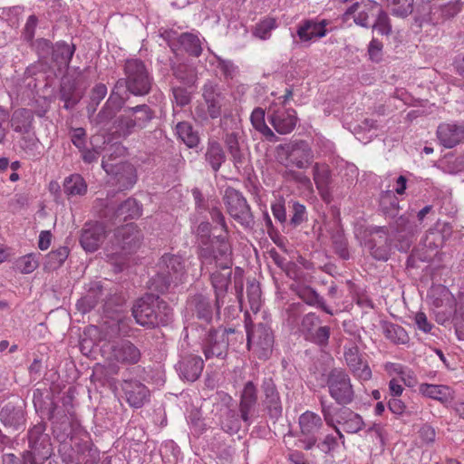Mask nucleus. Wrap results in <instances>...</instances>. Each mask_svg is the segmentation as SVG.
I'll list each match as a JSON object with an SVG mask.
<instances>
[{"label": "nucleus", "mask_w": 464, "mask_h": 464, "mask_svg": "<svg viewBox=\"0 0 464 464\" xmlns=\"http://www.w3.org/2000/svg\"><path fill=\"white\" fill-rule=\"evenodd\" d=\"M206 160L210 164L214 171H218L226 160V154L219 142L209 140L206 151Z\"/></svg>", "instance_id": "obj_32"}, {"label": "nucleus", "mask_w": 464, "mask_h": 464, "mask_svg": "<svg viewBox=\"0 0 464 464\" xmlns=\"http://www.w3.org/2000/svg\"><path fill=\"white\" fill-rule=\"evenodd\" d=\"M210 256L211 253L208 248L201 249L202 264H206ZM212 256L217 266L220 268V271L213 272L211 275V284L216 295L215 305L218 312L221 305L225 304L233 266L231 246L224 237H218L213 243Z\"/></svg>", "instance_id": "obj_1"}, {"label": "nucleus", "mask_w": 464, "mask_h": 464, "mask_svg": "<svg viewBox=\"0 0 464 464\" xmlns=\"http://www.w3.org/2000/svg\"><path fill=\"white\" fill-rule=\"evenodd\" d=\"M253 127L266 138H274L275 134L265 122V112L262 109H255L250 116Z\"/></svg>", "instance_id": "obj_44"}, {"label": "nucleus", "mask_w": 464, "mask_h": 464, "mask_svg": "<svg viewBox=\"0 0 464 464\" xmlns=\"http://www.w3.org/2000/svg\"><path fill=\"white\" fill-rule=\"evenodd\" d=\"M74 46L64 42L57 43L53 48L52 60L62 72L66 69L74 53Z\"/></svg>", "instance_id": "obj_28"}, {"label": "nucleus", "mask_w": 464, "mask_h": 464, "mask_svg": "<svg viewBox=\"0 0 464 464\" xmlns=\"http://www.w3.org/2000/svg\"><path fill=\"white\" fill-rule=\"evenodd\" d=\"M454 313L453 321L457 337L459 340L464 341V304L459 309H456Z\"/></svg>", "instance_id": "obj_53"}, {"label": "nucleus", "mask_w": 464, "mask_h": 464, "mask_svg": "<svg viewBox=\"0 0 464 464\" xmlns=\"http://www.w3.org/2000/svg\"><path fill=\"white\" fill-rule=\"evenodd\" d=\"M174 102L178 106L183 107L190 102V93L182 87L173 88Z\"/></svg>", "instance_id": "obj_57"}, {"label": "nucleus", "mask_w": 464, "mask_h": 464, "mask_svg": "<svg viewBox=\"0 0 464 464\" xmlns=\"http://www.w3.org/2000/svg\"><path fill=\"white\" fill-rule=\"evenodd\" d=\"M392 14L405 17L412 13L413 0H389Z\"/></svg>", "instance_id": "obj_50"}, {"label": "nucleus", "mask_w": 464, "mask_h": 464, "mask_svg": "<svg viewBox=\"0 0 464 464\" xmlns=\"http://www.w3.org/2000/svg\"><path fill=\"white\" fill-rule=\"evenodd\" d=\"M137 125L130 113L124 111V114L121 115L115 121L116 132L120 137L129 136Z\"/></svg>", "instance_id": "obj_45"}, {"label": "nucleus", "mask_w": 464, "mask_h": 464, "mask_svg": "<svg viewBox=\"0 0 464 464\" xmlns=\"http://www.w3.org/2000/svg\"><path fill=\"white\" fill-rule=\"evenodd\" d=\"M297 295L308 305L320 307L325 313L333 314V311L325 305L324 298L313 288L309 286L300 287L297 290Z\"/></svg>", "instance_id": "obj_33"}, {"label": "nucleus", "mask_w": 464, "mask_h": 464, "mask_svg": "<svg viewBox=\"0 0 464 464\" xmlns=\"http://www.w3.org/2000/svg\"><path fill=\"white\" fill-rule=\"evenodd\" d=\"M102 165L108 174L114 176V181L121 190L129 189L136 183V169L133 165L127 162L113 165L108 160H102Z\"/></svg>", "instance_id": "obj_16"}, {"label": "nucleus", "mask_w": 464, "mask_h": 464, "mask_svg": "<svg viewBox=\"0 0 464 464\" xmlns=\"http://www.w3.org/2000/svg\"><path fill=\"white\" fill-rule=\"evenodd\" d=\"M327 20H306L299 25L297 35L302 42H309L314 39L321 38L326 34Z\"/></svg>", "instance_id": "obj_24"}, {"label": "nucleus", "mask_w": 464, "mask_h": 464, "mask_svg": "<svg viewBox=\"0 0 464 464\" xmlns=\"http://www.w3.org/2000/svg\"><path fill=\"white\" fill-rule=\"evenodd\" d=\"M276 27V22L273 18H267L260 22L255 29V35L262 40L269 38L271 31Z\"/></svg>", "instance_id": "obj_51"}, {"label": "nucleus", "mask_w": 464, "mask_h": 464, "mask_svg": "<svg viewBox=\"0 0 464 464\" xmlns=\"http://www.w3.org/2000/svg\"><path fill=\"white\" fill-rule=\"evenodd\" d=\"M195 312L198 318L209 322L213 315V307L210 300L202 295H196L192 301Z\"/></svg>", "instance_id": "obj_41"}, {"label": "nucleus", "mask_w": 464, "mask_h": 464, "mask_svg": "<svg viewBox=\"0 0 464 464\" xmlns=\"http://www.w3.org/2000/svg\"><path fill=\"white\" fill-rule=\"evenodd\" d=\"M20 14L21 8L19 6L0 8V18L11 24H14L18 21Z\"/></svg>", "instance_id": "obj_56"}, {"label": "nucleus", "mask_w": 464, "mask_h": 464, "mask_svg": "<svg viewBox=\"0 0 464 464\" xmlns=\"http://www.w3.org/2000/svg\"><path fill=\"white\" fill-rule=\"evenodd\" d=\"M142 234L136 225L130 223L116 229L113 239L106 246V256L118 269H121L123 262L118 256L135 252L140 246Z\"/></svg>", "instance_id": "obj_3"}, {"label": "nucleus", "mask_w": 464, "mask_h": 464, "mask_svg": "<svg viewBox=\"0 0 464 464\" xmlns=\"http://www.w3.org/2000/svg\"><path fill=\"white\" fill-rule=\"evenodd\" d=\"M322 425L321 417L312 411H305L299 417V426L304 435L314 436Z\"/></svg>", "instance_id": "obj_31"}, {"label": "nucleus", "mask_w": 464, "mask_h": 464, "mask_svg": "<svg viewBox=\"0 0 464 464\" xmlns=\"http://www.w3.org/2000/svg\"><path fill=\"white\" fill-rule=\"evenodd\" d=\"M269 121L279 134H288L296 125V112L292 109L273 103L269 110Z\"/></svg>", "instance_id": "obj_14"}, {"label": "nucleus", "mask_w": 464, "mask_h": 464, "mask_svg": "<svg viewBox=\"0 0 464 464\" xmlns=\"http://www.w3.org/2000/svg\"><path fill=\"white\" fill-rule=\"evenodd\" d=\"M63 189L70 196L83 195L87 190V185L80 175L74 174L65 179Z\"/></svg>", "instance_id": "obj_40"}, {"label": "nucleus", "mask_w": 464, "mask_h": 464, "mask_svg": "<svg viewBox=\"0 0 464 464\" xmlns=\"http://www.w3.org/2000/svg\"><path fill=\"white\" fill-rule=\"evenodd\" d=\"M121 389L127 402L133 408H140L150 400V390L137 380L124 381Z\"/></svg>", "instance_id": "obj_21"}, {"label": "nucleus", "mask_w": 464, "mask_h": 464, "mask_svg": "<svg viewBox=\"0 0 464 464\" xmlns=\"http://www.w3.org/2000/svg\"><path fill=\"white\" fill-rule=\"evenodd\" d=\"M277 161L288 168L295 167L305 169L314 161V151L309 143L303 140H293L285 144H280L276 148Z\"/></svg>", "instance_id": "obj_4"}, {"label": "nucleus", "mask_w": 464, "mask_h": 464, "mask_svg": "<svg viewBox=\"0 0 464 464\" xmlns=\"http://www.w3.org/2000/svg\"><path fill=\"white\" fill-rule=\"evenodd\" d=\"M344 360L355 378L360 381H368L372 378V371L368 363L362 360L357 346L353 345L344 349Z\"/></svg>", "instance_id": "obj_19"}, {"label": "nucleus", "mask_w": 464, "mask_h": 464, "mask_svg": "<svg viewBox=\"0 0 464 464\" xmlns=\"http://www.w3.org/2000/svg\"><path fill=\"white\" fill-rule=\"evenodd\" d=\"M308 337L315 343L325 346L328 343L330 337V327L320 326L314 333H311Z\"/></svg>", "instance_id": "obj_54"}, {"label": "nucleus", "mask_w": 464, "mask_h": 464, "mask_svg": "<svg viewBox=\"0 0 464 464\" xmlns=\"http://www.w3.org/2000/svg\"><path fill=\"white\" fill-rule=\"evenodd\" d=\"M247 348L259 359H267L272 353L274 335L270 327L265 324L248 328L246 326Z\"/></svg>", "instance_id": "obj_8"}, {"label": "nucleus", "mask_w": 464, "mask_h": 464, "mask_svg": "<svg viewBox=\"0 0 464 464\" xmlns=\"http://www.w3.org/2000/svg\"><path fill=\"white\" fill-rule=\"evenodd\" d=\"M102 356L111 362L136 364L140 362V349L129 340L108 342L102 347Z\"/></svg>", "instance_id": "obj_6"}, {"label": "nucleus", "mask_w": 464, "mask_h": 464, "mask_svg": "<svg viewBox=\"0 0 464 464\" xmlns=\"http://www.w3.org/2000/svg\"><path fill=\"white\" fill-rule=\"evenodd\" d=\"M125 111L130 113L137 128H144L146 124L153 118V111L146 105H138L125 109Z\"/></svg>", "instance_id": "obj_39"}, {"label": "nucleus", "mask_w": 464, "mask_h": 464, "mask_svg": "<svg viewBox=\"0 0 464 464\" xmlns=\"http://www.w3.org/2000/svg\"><path fill=\"white\" fill-rule=\"evenodd\" d=\"M105 227L102 223H87L82 228L80 242L84 250L94 252L105 237Z\"/></svg>", "instance_id": "obj_22"}, {"label": "nucleus", "mask_w": 464, "mask_h": 464, "mask_svg": "<svg viewBox=\"0 0 464 464\" xmlns=\"http://www.w3.org/2000/svg\"><path fill=\"white\" fill-rule=\"evenodd\" d=\"M40 254H28L17 258L14 268L22 274L33 273L39 266Z\"/></svg>", "instance_id": "obj_42"}, {"label": "nucleus", "mask_w": 464, "mask_h": 464, "mask_svg": "<svg viewBox=\"0 0 464 464\" xmlns=\"http://www.w3.org/2000/svg\"><path fill=\"white\" fill-rule=\"evenodd\" d=\"M383 333L385 337L395 344H406L410 341L408 333L399 324L392 323L384 324Z\"/></svg>", "instance_id": "obj_36"}, {"label": "nucleus", "mask_w": 464, "mask_h": 464, "mask_svg": "<svg viewBox=\"0 0 464 464\" xmlns=\"http://www.w3.org/2000/svg\"><path fill=\"white\" fill-rule=\"evenodd\" d=\"M123 71V88L130 93L136 96L145 95L150 91L153 78L144 62L137 58L127 59Z\"/></svg>", "instance_id": "obj_5"}, {"label": "nucleus", "mask_w": 464, "mask_h": 464, "mask_svg": "<svg viewBox=\"0 0 464 464\" xmlns=\"http://www.w3.org/2000/svg\"><path fill=\"white\" fill-rule=\"evenodd\" d=\"M437 138L440 144L447 149L464 142V121L440 123L437 129Z\"/></svg>", "instance_id": "obj_17"}, {"label": "nucleus", "mask_w": 464, "mask_h": 464, "mask_svg": "<svg viewBox=\"0 0 464 464\" xmlns=\"http://www.w3.org/2000/svg\"><path fill=\"white\" fill-rule=\"evenodd\" d=\"M460 11V5L459 2H450L447 5H444L440 8V13L442 19H448L455 16Z\"/></svg>", "instance_id": "obj_62"}, {"label": "nucleus", "mask_w": 464, "mask_h": 464, "mask_svg": "<svg viewBox=\"0 0 464 464\" xmlns=\"http://www.w3.org/2000/svg\"><path fill=\"white\" fill-rule=\"evenodd\" d=\"M34 115L30 110L19 109L14 111L11 118V126L14 131L22 134H29Z\"/></svg>", "instance_id": "obj_30"}, {"label": "nucleus", "mask_w": 464, "mask_h": 464, "mask_svg": "<svg viewBox=\"0 0 464 464\" xmlns=\"http://www.w3.org/2000/svg\"><path fill=\"white\" fill-rule=\"evenodd\" d=\"M223 200L231 218L245 227H249L253 223L250 207L239 191L233 188H227L225 190Z\"/></svg>", "instance_id": "obj_11"}, {"label": "nucleus", "mask_w": 464, "mask_h": 464, "mask_svg": "<svg viewBox=\"0 0 464 464\" xmlns=\"http://www.w3.org/2000/svg\"><path fill=\"white\" fill-rule=\"evenodd\" d=\"M306 219V209L303 204L294 202L293 204V216L291 218V223L295 226L300 225Z\"/></svg>", "instance_id": "obj_58"}, {"label": "nucleus", "mask_w": 464, "mask_h": 464, "mask_svg": "<svg viewBox=\"0 0 464 464\" xmlns=\"http://www.w3.org/2000/svg\"><path fill=\"white\" fill-rule=\"evenodd\" d=\"M123 89V80L117 81L105 105L115 111H120L124 103V98L121 96Z\"/></svg>", "instance_id": "obj_47"}, {"label": "nucleus", "mask_w": 464, "mask_h": 464, "mask_svg": "<svg viewBox=\"0 0 464 464\" xmlns=\"http://www.w3.org/2000/svg\"><path fill=\"white\" fill-rule=\"evenodd\" d=\"M86 132L82 128H76L72 130L71 140L80 150L85 149Z\"/></svg>", "instance_id": "obj_61"}, {"label": "nucleus", "mask_w": 464, "mask_h": 464, "mask_svg": "<svg viewBox=\"0 0 464 464\" xmlns=\"http://www.w3.org/2000/svg\"><path fill=\"white\" fill-rule=\"evenodd\" d=\"M204 103L199 104L196 110V115L206 120L208 117L216 119L221 114L222 96L217 88L211 83H207L203 88Z\"/></svg>", "instance_id": "obj_13"}, {"label": "nucleus", "mask_w": 464, "mask_h": 464, "mask_svg": "<svg viewBox=\"0 0 464 464\" xmlns=\"http://www.w3.org/2000/svg\"><path fill=\"white\" fill-rule=\"evenodd\" d=\"M70 447L78 455L76 460L80 464H97L98 454L95 449H92L90 438L87 432L78 430L70 438Z\"/></svg>", "instance_id": "obj_15"}, {"label": "nucleus", "mask_w": 464, "mask_h": 464, "mask_svg": "<svg viewBox=\"0 0 464 464\" xmlns=\"http://www.w3.org/2000/svg\"><path fill=\"white\" fill-rule=\"evenodd\" d=\"M327 386L331 397L341 405L351 403L354 391L349 375L343 370L334 369L328 375Z\"/></svg>", "instance_id": "obj_10"}, {"label": "nucleus", "mask_w": 464, "mask_h": 464, "mask_svg": "<svg viewBox=\"0 0 464 464\" xmlns=\"http://www.w3.org/2000/svg\"><path fill=\"white\" fill-rule=\"evenodd\" d=\"M141 214L140 208L134 198H128L122 202L116 209L114 216L119 221H126L140 217Z\"/></svg>", "instance_id": "obj_34"}, {"label": "nucleus", "mask_w": 464, "mask_h": 464, "mask_svg": "<svg viewBox=\"0 0 464 464\" xmlns=\"http://www.w3.org/2000/svg\"><path fill=\"white\" fill-rule=\"evenodd\" d=\"M179 138L189 148L198 146L199 138L188 122H179L176 126Z\"/></svg>", "instance_id": "obj_38"}, {"label": "nucleus", "mask_w": 464, "mask_h": 464, "mask_svg": "<svg viewBox=\"0 0 464 464\" xmlns=\"http://www.w3.org/2000/svg\"><path fill=\"white\" fill-rule=\"evenodd\" d=\"M21 149L29 156H34L38 149V140L34 135L26 134L20 141Z\"/></svg>", "instance_id": "obj_55"}, {"label": "nucleus", "mask_w": 464, "mask_h": 464, "mask_svg": "<svg viewBox=\"0 0 464 464\" xmlns=\"http://www.w3.org/2000/svg\"><path fill=\"white\" fill-rule=\"evenodd\" d=\"M203 367L204 362L199 356L189 355L179 362V375L188 382H195L200 376Z\"/></svg>", "instance_id": "obj_25"}, {"label": "nucleus", "mask_w": 464, "mask_h": 464, "mask_svg": "<svg viewBox=\"0 0 464 464\" xmlns=\"http://www.w3.org/2000/svg\"><path fill=\"white\" fill-rule=\"evenodd\" d=\"M224 142L234 165L236 167L241 165L244 162L245 155L239 146L237 135L235 132L227 133L224 138Z\"/></svg>", "instance_id": "obj_35"}, {"label": "nucleus", "mask_w": 464, "mask_h": 464, "mask_svg": "<svg viewBox=\"0 0 464 464\" xmlns=\"http://www.w3.org/2000/svg\"><path fill=\"white\" fill-rule=\"evenodd\" d=\"M233 328L219 327L210 331L203 343V352L207 359L224 358L228 348V335L235 334Z\"/></svg>", "instance_id": "obj_12"}, {"label": "nucleus", "mask_w": 464, "mask_h": 464, "mask_svg": "<svg viewBox=\"0 0 464 464\" xmlns=\"http://www.w3.org/2000/svg\"><path fill=\"white\" fill-rule=\"evenodd\" d=\"M264 399L262 405L272 419H278L282 414V403L276 384L271 378L263 381Z\"/></svg>", "instance_id": "obj_20"}, {"label": "nucleus", "mask_w": 464, "mask_h": 464, "mask_svg": "<svg viewBox=\"0 0 464 464\" xmlns=\"http://www.w3.org/2000/svg\"><path fill=\"white\" fill-rule=\"evenodd\" d=\"M132 314L139 324L156 326L168 324L172 313L169 306L159 296L148 295L136 302Z\"/></svg>", "instance_id": "obj_2"}, {"label": "nucleus", "mask_w": 464, "mask_h": 464, "mask_svg": "<svg viewBox=\"0 0 464 464\" xmlns=\"http://www.w3.org/2000/svg\"><path fill=\"white\" fill-rule=\"evenodd\" d=\"M413 319L419 330L425 334L431 332L433 324L428 320L427 315L423 312L416 313Z\"/></svg>", "instance_id": "obj_59"}, {"label": "nucleus", "mask_w": 464, "mask_h": 464, "mask_svg": "<svg viewBox=\"0 0 464 464\" xmlns=\"http://www.w3.org/2000/svg\"><path fill=\"white\" fill-rule=\"evenodd\" d=\"M452 227L450 223H437L436 229H430L426 235L425 244L430 247H440L450 237Z\"/></svg>", "instance_id": "obj_29"}, {"label": "nucleus", "mask_w": 464, "mask_h": 464, "mask_svg": "<svg viewBox=\"0 0 464 464\" xmlns=\"http://www.w3.org/2000/svg\"><path fill=\"white\" fill-rule=\"evenodd\" d=\"M420 392L428 398L436 400L443 404L452 401L454 392L447 385L422 383L420 385Z\"/></svg>", "instance_id": "obj_26"}, {"label": "nucleus", "mask_w": 464, "mask_h": 464, "mask_svg": "<svg viewBox=\"0 0 464 464\" xmlns=\"http://www.w3.org/2000/svg\"><path fill=\"white\" fill-rule=\"evenodd\" d=\"M322 412L327 425L341 424L347 433H356L363 427L361 416L347 408H336L333 405L323 404Z\"/></svg>", "instance_id": "obj_7"}, {"label": "nucleus", "mask_w": 464, "mask_h": 464, "mask_svg": "<svg viewBox=\"0 0 464 464\" xmlns=\"http://www.w3.org/2000/svg\"><path fill=\"white\" fill-rule=\"evenodd\" d=\"M318 320V317L314 313L305 314L301 322V330L306 332L309 335Z\"/></svg>", "instance_id": "obj_64"}, {"label": "nucleus", "mask_w": 464, "mask_h": 464, "mask_svg": "<svg viewBox=\"0 0 464 464\" xmlns=\"http://www.w3.org/2000/svg\"><path fill=\"white\" fill-rule=\"evenodd\" d=\"M375 15L377 19L372 25V28L382 35H388L392 32V25L390 18L386 12H384L380 6L379 12H376Z\"/></svg>", "instance_id": "obj_49"}, {"label": "nucleus", "mask_w": 464, "mask_h": 464, "mask_svg": "<svg viewBox=\"0 0 464 464\" xmlns=\"http://www.w3.org/2000/svg\"><path fill=\"white\" fill-rule=\"evenodd\" d=\"M117 111L109 108L104 104L101 111L97 114L93 120L96 125H105L108 123L116 114Z\"/></svg>", "instance_id": "obj_60"}, {"label": "nucleus", "mask_w": 464, "mask_h": 464, "mask_svg": "<svg viewBox=\"0 0 464 464\" xmlns=\"http://www.w3.org/2000/svg\"><path fill=\"white\" fill-rule=\"evenodd\" d=\"M1 421L5 426L18 429L24 423V414L21 410L6 405L0 412Z\"/></svg>", "instance_id": "obj_37"}, {"label": "nucleus", "mask_w": 464, "mask_h": 464, "mask_svg": "<svg viewBox=\"0 0 464 464\" xmlns=\"http://www.w3.org/2000/svg\"><path fill=\"white\" fill-rule=\"evenodd\" d=\"M285 176L288 179L294 180L295 182L299 184L305 190L312 191L313 184L309 177H307L306 175L290 169L285 171Z\"/></svg>", "instance_id": "obj_52"}, {"label": "nucleus", "mask_w": 464, "mask_h": 464, "mask_svg": "<svg viewBox=\"0 0 464 464\" xmlns=\"http://www.w3.org/2000/svg\"><path fill=\"white\" fill-rule=\"evenodd\" d=\"M68 255L69 249L66 246H61L58 249L50 252L47 255L45 266L51 270L57 269L64 263Z\"/></svg>", "instance_id": "obj_46"}, {"label": "nucleus", "mask_w": 464, "mask_h": 464, "mask_svg": "<svg viewBox=\"0 0 464 464\" xmlns=\"http://www.w3.org/2000/svg\"><path fill=\"white\" fill-rule=\"evenodd\" d=\"M106 85L103 83L96 84L92 90L91 101L97 106L101 102V101L106 96Z\"/></svg>", "instance_id": "obj_63"}, {"label": "nucleus", "mask_w": 464, "mask_h": 464, "mask_svg": "<svg viewBox=\"0 0 464 464\" xmlns=\"http://www.w3.org/2000/svg\"><path fill=\"white\" fill-rule=\"evenodd\" d=\"M379 10L380 5L377 2L365 0L352 5L344 13V16L346 19L353 18L360 26L367 27L369 17L374 16Z\"/></svg>", "instance_id": "obj_18"}, {"label": "nucleus", "mask_w": 464, "mask_h": 464, "mask_svg": "<svg viewBox=\"0 0 464 464\" xmlns=\"http://www.w3.org/2000/svg\"><path fill=\"white\" fill-rule=\"evenodd\" d=\"M160 267V272L158 278L162 281V285L159 286L160 292L167 289L171 283L178 284L181 282L187 273L186 261L179 256L164 255L161 257Z\"/></svg>", "instance_id": "obj_9"}, {"label": "nucleus", "mask_w": 464, "mask_h": 464, "mask_svg": "<svg viewBox=\"0 0 464 464\" xmlns=\"http://www.w3.org/2000/svg\"><path fill=\"white\" fill-rule=\"evenodd\" d=\"M181 46L191 55L199 56L202 52L199 38L190 33H184L179 36Z\"/></svg>", "instance_id": "obj_43"}, {"label": "nucleus", "mask_w": 464, "mask_h": 464, "mask_svg": "<svg viewBox=\"0 0 464 464\" xmlns=\"http://www.w3.org/2000/svg\"><path fill=\"white\" fill-rule=\"evenodd\" d=\"M256 402V387L253 382H247L240 395L239 412L242 420L248 425L251 423Z\"/></svg>", "instance_id": "obj_23"}, {"label": "nucleus", "mask_w": 464, "mask_h": 464, "mask_svg": "<svg viewBox=\"0 0 464 464\" xmlns=\"http://www.w3.org/2000/svg\"><path fill=\"white\" fill-rule=\"evenodd\" d=\"M246 295L252 311L256 313L261 305V289L255 282L249 283L246 287Z\"/></svg>", "instance_id": "obj_48"}, {"label": "nucleus", "mask_w": 464, "mask_h": 464, "mask_svg": "<svg viewBox=\"0 0 464 464\" xmlns=\"http://www.w3.org/2000/svg\"><path fill=\"white\" fill-rule=\"evenodd\" d=\"M314 181L320 195L325 201H329L328 187L331 183V170L328 165L315 163L313 168Z\"/></svg>", "instance_id": "obj_27"}]
</instances>
